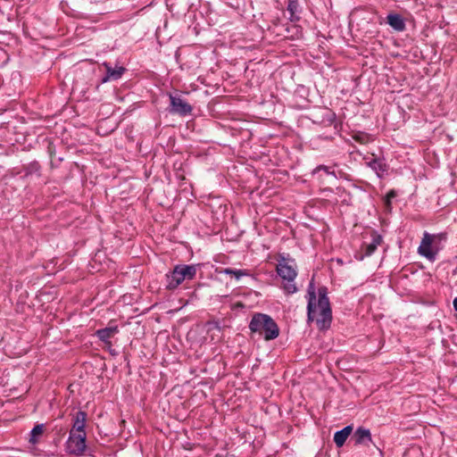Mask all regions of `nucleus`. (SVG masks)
Returning <instances> with one entry per match:
<instances>
[{"label":"nucleus","mask_w":457,"mask_h":457,"mask_svg":"<svg viewBox=\"0 0 457 457\" xmlns=\"http://www.w3.org/2000/svg\"><path fill=\"white\" fill-rule=\"evenodd\" d=\"M309 301L307 305L308 320H316L320 329H326L330 326L332 312L329 300L327 295V288H319V299H316L314 291L308 292Z\"/></svg>","instance_id":"1"},{"label":"nucleus","mask_w":457,"mask_h":457,"mask_svg":"<svg viewBox=\"0 0 457 457\" xmlns=\"http://www.w3.org/2000/svg\"><path fill=\"white\" fill-rule=\"evenodd\" d=\"M252 333L262 336L266 341L273 340L279 335V328L275 320L268 314L255 313L249 323Z\"/></svg>","instance_id":"2"},{"label":"nucleus","mask_w":457,"mask_h":457,"mask_svg":"<svg viewBox=\"0 0 457 457\" xmlns=\"http://www.w3.org/2000/svg\"><path fill=\"white\" fill-rule=\"evenodd\" d=\"M278 275L285 281L284 290L287 294L292 295L297 291L295 284V279L297 276V265L293 258L289 255L285 256L280 254L278 258V264L276 267Z\"/></svg>","instance_id":"3"},{"label":"nucleus","mask_w":457,"mask_h":457,"mask_svg":"<svg viewBox=\"0 0 457 457\" xmlns=\"http://www.w3.org/2000/svg\"><path fill=\"white\" fill-rule=\"evenodd\" d=\"M445 240V233L429 234L428 232H424L418 253L428 261L434 262L441 249L440 243Z\"/></svg>","instance_id":"4"},{"label":"nucleus","mask_w":457,"mask_h":457,"mask_svg":"<svg viewBox=\"0 0 457 457\" xmlns=\"http://www.w3.org/2000/svg\"><path fill=\"white\" fill-rule=\"evenodd\" d=\"M195 274L196 268L194 265H177L170 273L166 275V287L170 290L176 289L183 281L193 279Z\"/></svg>","instance_id":"5"},{"label":"nucleus","mask_w":457,"mask_h":457,"mask_svg":"<svg viewBox=\"0 0 457 457\" xmlns=\"http://www.w3.org/2000/svg\"><path fill=\"white\" fill-rule=\"evenodd\" d=\"M86 433H74L70 432L69 438L67 440V450L70 453L81 456L84 454L87 445H86Z\"/></svg>","instance_id":"6"},{"label":"nucleus","mask_w":457,"mask_h":457,"mask_svg":"<svg viewBox=\"0 0 457 457\" xmlns=\"http://www.w3.org/2000/svg\"><path fill=\"white\" fill-rule=\"evenodd\" d=\"M170 112L178 113L185 116L190 114L192 112L191 105L183 100L180 96L170 95Z\"/></svg>","instance_id":"7"},{"label":"nucleus","mask_w":457,"mask_h":457,"mask_svg":"<svg viewBox=\"0 0 457 457\" xmlns=\"http://www.w3.org/2000/svg\"><path fill=\"white\" fill-rule=\"evenodd\" d=\"M362 159L365 161L367 166L376 172L378 178H382L387 171V165L383 159L370 158L366 155L363 156Z\"/></svg>","instance_id":"8"},{"label":"nucleus","mask_w":457,"mask_h":457,"mask_svg":"<svg viewBox=\"0 0 457 457\" xmlns=\"http://www.w3.org/2000/svg\"><path fill=\"white\" fill-rule=\"evenodd\" d=\"M118 333V326H108L104 328L97 329L96 336L105 345V347L111 348L112 345L110 339Z\"/></svg>","instance_id":"9"},{"label":"nucleus","mask_w":457,"mask_h":457,"mask_svg":"<svg viewBox=\"0 0 457 457\" xmlns=\"http://www.w3.org/2000/svg\"><path fill=\"white\" fill-rule=\"evenodd\" d=\"M104 66L106 70V76L103 78V83H105L109 80H117L120 79L125 72V68L121 66H116L112 68L109 62H104Z\"/></svg>","instance_id":"10"},{"label":"nucleus","mask_w":457,"mask_h":457,"mask_svg":"<svg viewBox=\"0 0 457 457\" xmlns=\"http://www.w3.org/2000/svg\"><path fill=\"white\" fill-rule=\"evenodd\" d=\"M86 421H87V413L83 411H79L74 419H73V425L72 428L70 432L74 433H86L85 427H86Z\"/></svg>","instance_id":"11"},{"label":"nucleus","mask_w":457,"mask_h":457,"mask_svg":"<svg viewBox=\"0 0 457 457\" xmlns=\"http://www.w3.org/2000/svg\"><path fill=\"white\" fill-rule=\"evenodd\" d=\"M355 444L368 445L371 442V434L370 429L358 428L353 435Z\"/></svg>","instance_id":"12"},{"label":"nucleus","mask_w":457,"mask_h":457,"mask_svg":"<svg viewBox=\"0 0 457 457\" xmlns=\"http://www.w3.org/2000/svg\"><path fill=\"white\" fill-rule=\"evenodd\" d=\"M353 431L352 426H346L334 435V442L337 447H342Z\"/></svg>","instance_id":"13"},{"label":"nucleus","mask_w":457,"mask_h":457,"mask_svg":"<svg viewBox=\"0 0 457 457\" xmlns=\"http://www.w3.org/2000/svg\"><path fill=\"white\" fill-rule=\"evenodd\" d=\"M387 23L396 31H403L405 29V22L403 17L396 13H390L386 17Z\"/></svg>","instance_id":"14"},{"label":"nucleus","mask_w":457,"mask_h":457,"mask_svg":"<svg viewBox=\"0 0 457 457\" xmlns=\"http://www.w3.org/2000/svg\"><path fill=\"white\" fill-rule=\"evenodd\" d=\"M382 238L380 236L376 235L372 238V242L364 245L363 251L364 253L360 256V260H363L364 257L370 256L378 248V246L381 244Z\"/></svg>","instance_id":"15"},{"label":"nucleus","mask_w":457,"mask_h":457,"mask_svg":"<svg viewBox=\"0 0 457 457\" xmlns=\"http://www.w3.org/2000/svg\"><path fill=\"white\" fill-rule=\"evenodd\" d=\"M287 12L291 21H299L301 10L297 0H288Z\"/></svg>","instance_id":"16"},{"label":"nucleus","mask_w":457,"mask_h":457,"mask_svg":"<svg viewBox=\"0 0 457 457\" xmlns=\"http://www.w3.org/2000/svg\"><path fill=\"white\" fill-rule=\"evenodd\" d=\"M220 274H226L234 277L237 280H239L242 277L248 276L249 272L246 270H236L231 268H222L218 270Z\"/></svg>","instance_id":"17"},{"label":"nucleus","mask_w":457,"mask_h":457,"mask_svg":"<svg viewBox=\"0 0 457 457\" xmlns=\"http://www.w3.org/2000/svg\"><path fill=\"white\" fill-rule=\"evenodd\" d=\"M45 427L43 424L36 425L30 431L29 443L36 445L38 442V437L44 433Z\"/></svg>","instance_id":"18"},{"label":"nucleus","mask_w":457,"mask_h":457,"mask_svg":"<svg viewBox=\"0 0 457 457\" xmlns=\"http://www.w3.org/2000/svg\"><path fill=\"white\" fill-rule=\"evenodd\" d=\"M321 170L324 171L327 175H332V176L336 177L335 171L333 170H331L330 167L325 166V165H320V166L316 167L313 170V174H316Z\"/></svg>","instance_id":"19"},{"label":"nucleus","mask_w":457,"mask_h":457,"mask_svg":"<svg viewBox=\"0 0 457 457\" xmlns=\"http://www.w3.org/2000/svg\"><path fill=\"white\" fill-rule=\"evenodd\" d=\"M396 194L394 190H390L387 194H386V205L387 207L390 206L391 204V200L392 198L395 197Z\"/></svg>","instance_id":"20"},{"label":"nucleus","mask_w":457,"mask_h":457,"mask_svg":"<svg viewBox=\"0 0 457 457\" xmlns=\"http://www.w3.org/2000/svg\"><path fill=\"white\" fill-rule=\"evenodd\" d=\"M453 309L457 312V296L453 301Z\"/></svg>","instance_id":"21"},{"label":"nucleus","mask_w":457,"mask_h":457,"mask_svg":"<svg viewBox=\"0 0 457 457\" xmlns=\"http://www.w3.org/2000/svg\"><path fill=\"white\" fill-rule=\"evenodd\" d=\"M105 348H106V349H108V351H109L112 355H115V354H116L115 351H114V350H112V347H111V348L105 347Z\"/></svg>","instance_id":"22"},{"label":"nucleus","mask_w":457,"mask_h":457,"mask_svg":"<svg viewBox=\"0 0 457 457\" xmlns=\"http://www.w3.org/2000/svg\"><path fill=\"white\" fill-rule=\"evenodd\" d=\"M356 139H357V141H361L362 142V137H357Z\"/></svg>","instance_id":"23"},{"label":"nucleus","mask_w":457,"mask_h":457,"mask_svg":"<svg viewBox=\"0 0 457 457\" xmlns=\"http://www.w3.org/2000/svg\"><path fill=\"white\" fill-rule=\"evenodd\" d=\"M294 29L296 30V32H298V31H299L298 27H294Z\"/></svg>","instance_id":"24"}]
</instances>
